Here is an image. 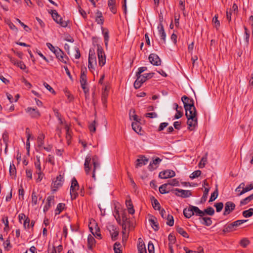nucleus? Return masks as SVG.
Instances as JSON below:
<instances>
[{
	"instance_id": "obj_37",
	"label": "nucleus",
	"mask_w": 253,
	"mask_h": 253,
	"mask_svg": "<svg viewBox=\"0 0 253 253\" xmlns=\"http://www.w3.org/2000/svg\"><path fill=\"white\" fill-rule=\"evenodd\" d=\"M139 122H132L131 124L132 128L136 133L141 131V127L139 124Z\"/></svg>"
},
{
	"instance_id": "obj_30",
	"label": "nucleus",
	"mask_w": 253,
	"mask_h": 253,
	"mask_svg": "<svg viewBox=\"0 0 253 253\" xmlns=\"http://www.w3.org/2000/svg\"><path fill=\"white\" fill-rule=\"evenodd\" d=\"M174 106L176 107V113L174 116V118L176 119H178L180 118L183 115V113L181 111L182 108H181V107H179L177 103H175Z\"/></svg>"
},
{
	"instance_id": "obj_17",
	"label": "nucleus",
	"mask_w": 253,
	"mask_h": 253,
	"mask_svg": "<svg viewBox=\"0 0 253 253\" xmlns=\"http://www.w3.org/2000/svg\"><path fill=\"white\" fill-rule=\"evenodd\" d=\"M89 229L92 234L97 238L101 239V235L100 233V228L97 224H96L94 228L89 227Z\"/></svg>"
},
{
	"instance_id": "obj_35",
	"label": "nucleus",
	"mask_w": 253,
	"mask_h": 253,
	"mask_svg": "<svg viewBox=\"0 0 253 253\" xmlns=\"http://www.w3.org/2000/svg\"><path fill=\"white\" fill-rule=\"evenodd\" d=\"M176 231L183 237L189 238L188 234L181 227L177 226L176 228Z\"/></svg>"
},
{
	"instance_id": "obj_43",
	"label": "nucleus",
	"mask_w": 253,
	"mask_h": 253,
	"mask_svg": "<svg viewBox=\"0 0 253 253\" xmlns=\"http://www.w3.org/2000/svg\"><path fill=\"white\" fill-rule=\"evenodd\" d=\"M253 199V194L251 195L250 196L246 197V198L244 199L240 202V205H245L247 204L248 203H249L251 200Z\"/></svg>"
},
{
	"instance_id": "obj_10",
	"label": "nucleus",
	"mask_w": 253,
	"mask_h": 253,
	"mask_svg": "<svg viewBox=\"0 0 253 253\" xmlns=\"http://www.w3.org/2000/svg\"><path fill=\"white\" fill-rule=\"evenodd\" d=\"M175 175V173L174 171L170 169H168L160 172L159 173V176L160 178L162 179H167L168 178L174 177Z\"/></svg>"
},
{
	"instance_id": "obj_41",
	"label": "nucleus",
	"mask_w": 253,
	"mask_h": 253,
	"mask_svg": "<svg viewBox=\"0 0 253 253\" xmlns=\"http://www.w3.org/2000/svg\"><path fill=\"white\" fill-rule=\"evenodd\" d=\"M65 204L63 203H59L58 204L57 208L55 210V214H59L64 209Z\"/></svg>"
},
{
	"instance_id": "obj_58",
	"label": "nucleus",
	"mask_w": 253,
	"mask_h": 253,
	"mask_svg": "<svg viewBox=\"0 0 253 253\" xmlns=\"http://www.w3.org/2000/svg\"><path fill=\"white\" fill-rule=\"evenodd\" d=\"M168 239L169 241V245H173L175 243L176 241V238L174 236L169 234L168 237Z\"/></svg>"
},
{
	"instance_id": "obj_39",
	"label": "nucleus",
	"mask_w": 253,
	"mask_h": 253,
	"mask_svg": "<svg viewBox=\"0 0 253 253\" xmlns=\"http://www.w3.org/2000/svg\"><path fill=\"white\" fill-rule=\"evenodd\" d=\"M203 212H204V216L206 214H208L209 215L211 216V215H213L214 214V209L212 207H209L207 209H205L203 211Z\"/></svg>"
},
{
	"instance_id": "obj_16",
	"label": "nucleus",
	"mask_w": 253,
	"mask_h": 253,
	"mask_svg": "<svg viewBox=\"0 0 253 253\" xmlns=\"http://www.w3.org/2000/svg\"><path fill=\"white\" fill-rule=\"evenodd\" d=\"M137 79L134 83V87L137 89L141 87L142 84L145 82V78L142 75L136 76Z\"/></svg>"
},
{
	"instance_id": "obj_49",
	"label": "nucleus",
	"mask_w": 253,
	"mask_h": 253,
	"mask_svg": "<svg viewBox=\"0 0 253 253\" xmlns=\"http://www.w3.org/2000/svg\"><path fill=\"white\" fill-rule=\"evenodd\" d=\"M121 247V245L120 243L116 242L114 245V250L115 253H122L121 250L120 248Z\"/></svg>"
},
{
	"instance_id": "obj_31",
	"label": "nucleus",
	"mask_w": 253,
	"mask_h": 253,
	"mask_svg": "<svg viewBox=\"0 0 253 253\" xmlns=\"http://www.w3.org/2000/svg\"><path fill=\"white\" fill-rule=\"evenodd\" d=\"M9 171L10 175L12 178H15L16 175V170L15 166L13 163L10 164Z\"/></svg>"
},
{
	"instance_id": "obj_51",
	"label": "nucleus",
	"mask_w": 253,
	"mask_h": 253,
	"mask_svg": "<svg viewBox=\"0 0 253 253\" xmlns=\"http://www.w3.org/2000/svg\"><path fill=\"white\" fill-rule=\"evenodd\" d=\"M244 29L245 34V40L246 44L248 45L249 43L250 33L246 27H244Z\"/></svg>"
},
{
	"instance_id": "obj_23",
	"label": "nucleus",
	"mask_w": 253,
	"mask_h": 253,
	"mask_svg": "<svg viewBox=\"0 0 253 253\" xmlns=\"http://www.w3.org/2000/svg\"><path fill=\"white\" fill-rule=\"evenodd\" d=\"M149 221L151 223V226L155 231H157L159 229V224L157 222V219L156 217L152 216L149 219Z\"/></svg>"
},
{
	"instance_id": "obj_59",
	"label": "nucleus",
	"mask_w": 253,
	"mask_h": 253,
	"mask_svg": "<svg viewBox=\"0 0 253 253\" xmlns=\"http://www.w3.org/2000/svg\"><path fill=\"white\" fill-rule=\"evenodd\" d=\"M19 193V198L20 199H24V191L22 185H20V187L18 190Z\"/></svg>"
},
{
	"instance_id": "obj_20",
	"label": "nucleus",
	"mask_w": 253,
	"mask_h": 253,
	"mask_svg": "<svg viewBox=\"0 0 253 253\" xmlns=\"http://www.w3.org/2000/svg\"><path fill=\"white\" fill-rule=\"evenodd\" d=\"M159 34L161 37V39L164 42H166V34L164 30V26L161 22L158 27Z\"/></svg>"
},
{
	"instance_id": "obj_7",
	"label": "nucleus",
	"mask_w": 253,
	"mask_h": 253,
	"mask_svg": "<svg viewBox=\"0 0 253 253\" xmlns=\"http://www.w3.org/2000/svg\"><path fill=\"white\" fill-rule=\"evenodd\" d=\"M56 58L61 62L66 64L68 57L64 54V53L59 48H57L55 51Z\"/></svg>"
},
{
	"instance_id": "obj_33",
	"label": "nucleus",
	"mask_w": 253,
	"mask_h": 253,
	"mask_svg": "<svg viewBox=\"0 0 253 253\" xmlns=\"http://www.w3.org/2000/svg\"><path fill=\"white\" fill-rule=\"evenodd\" d=\"M208 159V153H206L204 156H203L198 166L200 168H203L207 162Z\"/></svg>"
},
{
	"instance_id": "obj_15",
	"label": "nucleus",
	"mask_w": 253,
	"mask_h": 253,
	"mask_svg": "<svg viewBox=\"0 0 253 253\" xmlns=\"http://www.w3.org/2000/svg\"><path fill=\"white\" fill-rule=\"evenodd\" d=\"M149 161L148 159L146 158L144 156H141L139 159L136 160V163L135 164V168H138L141 167L143 165H146Z\"/></svg>"
},
{
	"instance_id": "obj_50",
	"label": "nucleus",
	"mask_w": 253,
	"mask_h": 253,
	"mask_svg": "<svg viewBox=\"0 0 253 253\" xmlns=\"http://www.w3.org/2000/svg\"><path fill=\"white\" fill-rule=\"evenodd\" d=\"M250 244L249 240L247 238H243L240 242V245L243 248H246Z\"/></svg>"
},
{
	"instance_id": "obj_27",
	"label": "nucleus",
	"mask_w": 253,
	"mask_h": 253,
	"mask_svg": "<svg viewBox=\"0 0 253 253\" xmlns=\"http://www.w3.org/2000/svg\"><path fill=\"white\" fill-rule=\"evenodd\" d=\"M95 21L99 24L102 25L103 24L104 18L102 12L99 10H97L96 12Z\"/></svg>"
},
{
	"instance_id": "obj_40",
	"label": "nucleus",
	"mask_w": 253,
	"mask_h": 253,
	"mask_svg": "<svg viewBox=\"0 0 253 253\" xmlns=\"http://www.w3.org/2000/svg\"><path fill=\"white\" fill-rule=\"evenodd\" d=\"M26 133L27 134V141H26V148L28 150V152H29V149H30V141H29V139H30V138L31 136V134L30 133V129L29 128H27L26 129Z\"/></svg>"
},
{
	"instance_id": "obj_4",
	"label": "nucleus",
	"mask_w": 253,
	"mask_h": 253,
	"mask_svg": "<svg viewBox=\"0 0 253 253\" xmlns=\"http://www.w3.org/2000/svg\"><path fill=\"white\" fill-rule=\"evenodd\" d=\"M51 15L54 20L58 24H59L62 27H66L67 26V23L62 20V17L58 14L55 10H51Z\"/></svg>"
},
{
	"instance_id": "obj_14",
	"label": "nucleus",
	"mask_w": 253,
	"mask_h": 253,
	"mask_svg": "<svg viewBox=\"0 0 253 253\" xmlns=\"http://www.w3.org/2000/svg\"><path fill=\"white\" fill-rule=\"evenodd\" d=\"M181 100L183 103L185 109L194 106V100L192 99L188 98L186 96H182Z\"/></svg>"
},
{
	"instance_id": "obj_11",
	"label": "nucleus",
	"mask_w": 253,
	"mask_h": 253,
	"mask_svg": "<svg viewBox=\"0 0 253 253\" xmlns=\"http://www.w3.org/2000/svg\"><path fill=\"white\" fill-rule=\"evenodd\" d=\"M25 111L33 118H38L41 116L40 112L37 108L28 107Z\"/></svg>"
},
{
	"instance_id": "obj_55",
	"label": "nucleus",
	"mask_w": 253,
	"mask_h": 253,
	"mask_svg": "<svg viewBox=\"0 0 253 253\" xmlns=\"http://www.w3.org/2000/svg\"><path fill=\"white\" fill-rule=\"evenodd\" d=\"M214 207L216 208V211L219 212L222 210L223 208V204L222 202H219L215 204Z\"/></svg>"
},
{
	"instance_id": "obj_18",
	"label": "nucleus",
	"mask_w": 253,
	"mask_h": 253,
	"mask_svg": "<svg viewBox=\"0 0 253 253\" xmlns=\"http://www.w3.org/2000/svg\"><path fill=\"white\" fill-rule=\"evenodd\" d=\"M54 203V197L49 196L47 199V203L43 208V211L46 212Z\"/></svg>"
},
{
	"instance_id": "obj_5",
	"label": "nucleus",
	"mask_w": 253,
	"mask_h": 253,
	"mask_svg": "<svg viewBox=\"0 0 253 253\" xmlns=\"http://www.w3.org/2000/svg\"><path fill=\"white\" fill-rule=\"evenodd\" d=\"M64 181L63 175L59 174L56 178L55 180H53L51 187L53 188V191H56L58 188L61 187Z\"/></svg>"
},
{
	"instance_id": "obj_62",
	"label": "nucleus",
	"mask_w": 253,
	"mask_h": 253,
	"mask_svg": "<svg viewBox=\"0 0 253 253\" xmlns=\"http://www.w3.org/2000/svg\"><path fill=\"white\" fill-rule=\"evenodd\" d=\"M78 190H73V191H72V190H70V195H71V198L72 199V200H74L75 199L77 196H78V194L77 193V191Z\"/></svg>"
},
{
	"instance_id": "obj_42",
	"label": "nucleus",
	"mask_w": 253,
	"mask_h": 253,
	"mask_svg": "<svg viewBox=\"0 0 253 253\" xmlns=\"http://www.w3.org/2000/svg\"><path fill=\"white\" fill-rule=\"evenodd\" d=\"M243 215L244 217L247 218L252 216L253 214V209L250 208L248 210L243 211Z\"/></svg>"
},
{
	"instance_id": "obj_64",
	"label": "nucleus",
	"mask_w": 253,
	"mask_h": 253,
	"mask_svg": "<svg viewBox=\"0 0 253 253\" xmlns=\"http://www.w3.org/2000/svg\"><path fill=\"white\" fill-rule=\"evenodd\" d=\"M17 66L22 70L26 69V65L22 61H17Z\"/></svg>"
},
{
	"instance_id": "obj_38",
	"label": "nucleus",
	"mask_w": 253,
	"mask_h": 253,
	"mask_svg": "<svg viewBox=\"0 0 253 253\" xmlns=\"http://www.w3.org/2000/svg\"><path fill=\"white\" fill-rule=\"evenodd\" d=\"M44 135L43 134L41 133L39 134L37 139V143L39 147H42L44 143Z\"/></svg>"
},
{
	"instance_id": "obj_9",
	"label": "nucleus",
	"mask_w": 253,
	"mask_h": 253,
	"mask_svg": "<svg viewBox=\"0 0 253 253\" xmlns=\"http://www.w3.org/2000/svg\"><path fill=\"white\" fill-rule=\"evenodd\" d=\"M149 62L153 65L159 66L161 64V60L155 53H151L148 57Z\"/></svg>"
},
{
	"instance_id": "obj_34",
	"label": "nucleus",
	"mask_w": 253,
	"mask_h": 253,
	"mask_svg": "<svg viewBox=\"0 0 253 253\" xmlns=\"http://www.w3.org/2000/svg\"><path fill=\"white\" fill-rule=\"evenodd\" d=\"M79 188V185L77 180L75 178H73L72 180V183H71V185L70 187V190H72V191H73V190H78Z\"/></svg>"
},
{
	"instance_id": "obj_19",
	"label": "nucleus",
	"mask_w": 253,
	"mask_h": 253,
	"mask_svg": "<svg viewBox=\"0 0 253 253\" xmlns=\"http://www.w3.org/2000/svg\"><path fill=\"white\" fill-rule=\"evenodd\" d=\"M162 161V159L159 158H156L155 159L153 160L152 162H151L148 166V169L150 170H153L156 169L160 163Z\"/></svg>"
},
{
	"instance_id": "obj_57",
	"label": "nucleus",
	"mask_w": 253,
	"mask_h": 253,
	"mask_svg": "<svg viewBox=\"0 0 253 253\" xmlns=\"http://www.w3.org/2000/svg\"><path fill=\"white\" fill-rule=\"evenodd\" d=\"M253 189V185L252 184H250L249 186H247L245 188H243V189L240 193V195H241L244 194L245 193Z\"/></svg>"
},
{
	"instance_id": "obj_25",
	"label": "nucleus",
	"mask_w": 253,
	"mask_h": 253,
	"mask_svg": "<svg viewBox=\"0 0 253 253\" xmlns=\"http://www.w3.org/2000/svg\"><path fill=\"white\" fill-rule=\"evenodd\" d=\"M31 197L33 206L36 205L38 204V200H41L42 199V197L40 196L39 194H37L34 191H33Z\"/></svg>"
},
{
	"instance_id": "obj_3",
	"label": "nucleus",
	"mask_w": 253,
	"mask_h": 253,
	"mask_svg": "<svg viewBox=\"0 0 253 253\" xmlns=\"http://www.w3.org/2000/svg\"><path fill=\"white\" fill-rule=\"evenodd\" d=\"M97 47L99 65L100 66L102 67L106 63V56L101 46L97 44Z\"/></svg>"
},
{
	"instance_id": "obj_12",
	"label": "nucleus",
	"mask_w": 253,
	"mask_h": 253,
	"mask_svg": "<svg viewBox=\"0 0 253 253\" xmlns=\"http://www.w3.org/2000/svg\"><path fill=\"white\" fill-rule=\"evenodd\" d=\"M122 226L123 229V232L124 233V231L126 230L127 227H130V221L129 218L126 216V214L125 212H123L122 214Z\"/></svg>"
},
{
	"instance_id": "obj_45",
	"label": "nucleus",
	"mask_w": 253,
	"mask_h": 253,
	"mask_svg": "<svg viewBox=\"0 0 253 253\" xmlns=\"http://www.w3.org/2000/svg\"><path fill=\"white\" fill-rule=\"evenodd\" d=\"M168 186V184H164L161 185L159 187V191L161 194H165L168 193L169 192V190H168L167 187Z\"/></svg>"
},
{
	"instance_id": "obj_26",
	"label": "nucleus",
	"mask_w": 253,
	"mask_h": 253,
	"mask_svg": "<svg viewBox=\"0 0 253 253\" xmlns=\"http://www.w3.org/2000/svg\"><path fill=\"white\" fill-rule=\"evenodd\" d=\"M91 161V158L90 156H87L85 158V162L84 164V169L86 173L88 174L90 170V163Z\"/></svg>"
},
{
	"instance_id": "obj_46",
	"label": "nucleus",
	"mask_w": 253,
	"mask_h": 253,
	"mask_svg": "<svg viewBox=\"0 0 253 253\" xmlns=\"http://www.w3.org/2000/svg\"><path fill=\"white\" fill-rule=\"evenodd\" d=\"M152 204L153 208L155 210H159V211L160 210L161 206H160L159 202H158V201L157 199L154 198L153 201L152 202Z\"/></svg>"
},
{
	"instance_id": "obj_48",
	"label": "nucleus",
	"mask_w": 253,
	"mask_h": 253,
	"mask_svg": "<svg viewBox=\"0 0 253 253\" xmlns=\"http://www.w3.org/2000/svg\"><path fill=\"white\" fill-rule=\"evenodd\" d=\"M36 159H37V161H36V162H35V166L36 169H37L36 171H42L41 163H40V157L37 156Z\"/></svg>"
},
{
	"instance_id": "obj_47",
	"label": "nucleus",
	"mask_w": 253,
	"mask_h": 253,
	"mask_svg": "<svg viewBox=\"0 0 253 253\" xmlns=\"http://www.w3.org/2000/svg\"><path fill=\"white\" fill-rule=\"evenodd\" d=\"M218 196V189L216 188V189L214 190V191L211 193L209 202H211L213 201H214Z\"/></svg>"
},
{
	"instance_id": "obj_29",
	"label": "nucleus",
	"mask_w": 253,
	"mask_h": 253,
	"mask_svg": "<svg viewBox=\"0 0 253 253\" xmlns=\"http://www.w3.org/2000/svg\"><path fill=\"white\" fill-rule=\"evenodd\" d=\"M193 211V215H195L196 216H199L200 217H202L204 216V213L203 211H201L199 209V208L197 207L194 206L192 207Z\"/></svg>"
},
{
	"instance_id": "obj_44",
	"label": "nucleus",
	"mask_w": 253,
	"mask_h": 253,
	"mask_svg": "<svg viewBox=\"0 0 253 253\" xmlns=\"http://www.w3.org/2000/svg\"><path fill=\"white\" fill-rule=\"evenodd\" d=\"M167 219V224L170 226H172L174 224V220L173 216L169 214H168L167 217L166 218Z\"/></svg>"
},
{
	"instance_id": "obj_63",
	"label": "nucleus",
	"mask_w": 253,
	"mask_h": 253,
	"mask_svg": "<svg viewBox=\"0 0 253 253\" xmlns=\"http://www.w3.org/2000/svg\"><path fill=\"white\" fill-rule=\"evenodd\" d=\"M148 251L149 253H154V246L152 243L149 242L148 245Z\"/></svg>"
},
{
	"instance_id": "obj_36",
	"label": "nucleus",
	"mask_w": 253,
	"mask_h": 253,
	"mask_svg": "<svg viewBox=\"0 0 253 253\" xmlns=\"http://www.w3.org/2000/svg\"><path fill=\"white\" fill-rule=\"evenodd\" d=\"M87 242H88V248L89 249H91L92 248V247L93 245H94V244L95 243V240L92 236L89 235L88 236Z\"/></svg>"
},
{
	"instance_id": "obj_61",
	"label": "nucleus",
	"mask_w": 253,
	"mask_h": 253,
	"mask_svg": "<svg viewBox=\"0 0 253 253\" xmlns=\"http://www.w3.org/2000/svg\"><path fill=\"white\" fill-rule=\"evenodd\" d=\"M2 140L5 145H7V142L8 141V134L7 132H4L2 134Z\"/></svg>"
},
{
	"instance_id": "obj_53",
	"label": "nucleus",
	"mask_w": 253,
	"mask_h": 253,
	"mask_svg": "<svg viewBox=\"0 0 253 253\" xmlns=\"http://www.w3.org/2000/svg\"><path fill=\"white\" fill-rule=\"evenodd\" d=\"M209 192V189L208 188H205L204 191L203 195L201 198L202 202H205L206 201V200L207 199L208 195Z\"/></svg>"
},
{
	"instance_id": "obj_22",
	"label": "nucleus",
	"mask_w": 253,
	"mask_h": 253,
	"mask_svg": "<svg viewBox=\"0 0 253 253\" xmlns=\"http://www.w3.org/2000/svg\"><path fill=\"white\" fill-rule=\"evenodd\" d=\"M116 3V0H108V7H109L110 11L114 14H116L117 13Z\"/></svg>"
},
{
	"instance_id": "obj_60",
	"label": "nucleus",
	"mask_w": 253,
	"mask_h": 253,
	"mask_svg": "<svg viewBox=\"0 0 253 253\" xmlns=\"http://www.w3.org/2000/svg\"><path fill=\"white\" fill-rule=\"evenodd\" d=\"M96 121L94 120L93 123L89 125V129L90 131L92 132H94L96 130Z\"/></svg>"
},
{
	"instance_id": "obj_54",
	"label": "nucleus",
	"mask_w": 253,
	"mask_h": 253,
	"mask_svg": "<svg viewBox=\"0 0 253 253\" xmlns=\"http://www.w3.org/2000/svg\"><path fill=\"white\" fill-rule=\"evenodd\" d=\"M2 221L5 225V227L4 228V230L5 231H8L9 230V225H8V220L7 217H6L5 218L3 217L2 219Z\"/></svg>"
},
{
	"instance_id": "obj_28",
	"label": "nucleus",
	"mask_w": 253,
	"mask_h": 253,
	"mask_svg": "<svg viewBox=\"0 0 253 253\" xmlns=\"http://www.w3.org/2000/svg\"><path fill=\"white\" fill-rule=\"evenodd\" d=\"M88 62L94 63L96 65V58L94 50L90 49L89 51Z\"/></svg>"
},
{
	"instance_id": "obj_24",
	"label": "nucleus",
	"mask_w": 253,
	"mask_h": 253,
	"mask_svg": "<svg viewBox=\"0 0 253 253\" xmlns=\"http://www.w3.org/2000/svg\"><path fill=\"white\" fill-rule=\"evenodd\" d=\"M200 221L204 225L209 226L212 224V220L211 217L203 216L199 218Z\"/></svg>"
},
{
	"instance_id": "obj_2",
	"label": "nucleus",
	"mask_w": 253,
	"mask_h": 253,
	"mask_svg": "<svg viewBox=\"0 0 253 253\" xmlns=\"http://www.w3.org/2000/svg\"><path fill=\"white\" fill-rule=\"evenodd\" d=\"M248 220L242 219L238 220L229 224L224 226L223 232L224 233H229L236 230V228L242 224L247 222Z\"/></svg>"
},
{
	"instance_id": "obj_6",
	"label": "nucleus",
	"mask_w": 253,
	"mask_h": 253,
	"mask_svg": "<svg viewBox=\"0 0 253 253\" xmlns=\"http://www.w3.org/2000/svg\"><path fill=\"white\" fill-rule=\"evenodd\" d=\"M172 192L177 196L182 198H187L191 196V192L190 190H185L180 189H175Z\"/></svg>"
},
{
	"instance_id": "obj_21",
	"label": "nucleus",
	"mask_w": 253,
	"mask_h": 253,
	"mask_svg": "<svg viewBox=\"0 0 253 253\" xmlns=\"http://www.w3.org/2000/svg\"><path fill=\"white\" fill-rule=\"evenodd\" d=\"M193 207V206L190 205L187 208L184 209L183 214L185 217L189 218L193 215V211L192 208Z\"/></svg>"
},
{
	"instance_id": "obj_52",
	"label": "nucleus",
	"mask_w": 253,
	"mask_h": 253,
	"mask_svg": "<svg viewBox=\"0 0 253 253\" xmlns=\"http://www.w3.org/2000/svg\"><path fill=\"white\" fill-rule=\"evenodd\" d=\"M201 174V171L200 170L194 171L190 176L191 179H194L199 177Z\"/></svg>"
},
{
	"instance_id": "obj_13",
	"label": "nucleus",
	"mask_w": 253,
	"mask_h": 253,
	"mask_svg": "<svg viewBox=\"0 0 253 253\" xmlns=\"http://www.w3.org/2000/svg\"><path fill=\"white\" fill-rule=\"evenodd\" d=\"M108 229L110 232L112 240L115 241L119 235V231L117 228L113 225H110L108 227Z\"/></svg>"
},
{
	"instance_id": "obj_1",
	"label": "nucleus",
	"mask_w": 253,
	"mask_h": 253,
	"mask_svg": "<svg viewBox=\"0 0 253 253\" xmlns=\"http://www.w3.org/2000/svg\"><path fill=\"white\" fill-rule=\"evenodd\" d=\"M185 116L187 119L188 129L193 130L198 125L197 113L195 106L185 109Z\"/></svg>"
},
{
	"instance_id": "obj_32",
	"label": "nucleus",
	"mask_w": 253,
	"mask_h": 253,
	"mask_svg": "<svg viewBox=\"0 0 253 253\" xmlns=\"http://www.w3.org/2000/svg\"><path fill=\"white\" fill-rule=\"evenodd\" d=\"M137 248L138 253H147L145 244L142 242L139 241Z\"/></svg>"
},
{
	"instance_id": "obj_8",
	"label": "nucleus",
	"mask_w": 253,
	"mask_h": 253,
	"mask_svg": "<svg viewBox=\"0 0 253 253\" xmlns=\"http://www.w3.org/2000/svg\"><path fill=\"white\" fill-rule=\"evenodd\" d=\"M235 204L232 202H227L225 204L224 211L223 214L224 215H227L229 214L232 212L235 209Z\"/></svg>"
},
{
	"instance_id": "obj_56",
	"label": "nucleus",
	"mask_w": 253,
	"mask_h": 253,
	"mask_svg": "<svg viewBox=\"0 0 253 253\" xmlns=\"http://www.w3.org/2000/svg\"><path fill=\"white\" fill-rule=\"evenodd\" d=\"M6 23L8 25L10 29L15 31L16 32L18 31V29L16 27L14 24L12 23L10 20H7L6 21Z\"/></svg>"
}]
</instances>
